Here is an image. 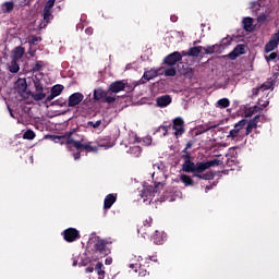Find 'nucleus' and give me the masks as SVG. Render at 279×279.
<instances>
[{
    "mask_svg": "<svg viewBox=\"0 0 279 279\" xmlns=\"http://www.w3.org/2000/svg\"><path fill=\"white\" fill-rule=\"evenodd\" d=\"M75 131L72 132H66L64 135H52L51 138L54 143H60V141H64V138H66L65 141V145H68V149L71 150V146L69 145H73V147L77 150V151H97V147H93V142H87V143H83L84 140L82 141H75L73 138H71V136H73V133Z\"/></svg>",
    "mask_w": 279,
    "mask_h": 279,
    "instance_id": "1",
    "label": "nucleus"
},
{
    "mask_svg": "<svg viewBox=\"0 0 279 279\" xmlns=\"http://www.w3.org/2000/svg\"><path fill=\"white\" fill-rule=\"evenodd\" d=\"M110 245H112V241L109 239L96 238L94 241V252L100 256H108L112 252Z\"/></svg>",
    "mask_w": 279,
    "mask_h": 279,
    "instance_id": "2",
    "label": "nucleus"
},
{
    "mask_svg": "<svg viewBox=\"0 0 279 279\" xmlns=\"http://www.w3.org/2000/svg\"><path fill=\"white\" fill-rule=\"evenodd\" d=\"M247 125V120L242 119L238 123L234 124V128L229 132L227 138L231 141H239V138H245L247 134H245V126Z\"/></svg>",
    "mask_w": 279,
    "mask_h": 279,
    "instance_id": "3",
    "label": "nucleus"
},
{
    "mask_svg": "<svg viewBox=\"0 0 279 279\" xmlns=\"http://www.w3.org/2000/svg\"><path fill=\"white\" fill-rule=\"evenodd\" d=\"M208 169L209 168L207 161L196 162L193 178H198L199 180H215V173H213V171L204 173V171Z\"/></svg>",
    "mask_w": 279,
    "mask_h": 279,
    "instance_id": "4",
    "label": "nucleus"
},
{
    "mask_svg": "<svg viewBox=\"0 0 279 279\" xmlns=\"http://www.w3.org/2000/svg\"><path fill=\"white\" fill-rule=\"evenodd\" d=\"M35 92H29L28 95L34 99V101H43L47 97V94L45 93V86L43 85V82H40V78L35 77L33 80Z\"/></svg>",
    "mask_w": 279,
    "mask_h": 279,
    "instance_id": "5",
    "label": "nucleus"
},
{
    "mask_svg": "<svg viewBox=\"0 0 279 279\" xmlns=\"http://www.w3.org/2000/svg\"><path fill=\"white\" fill-rule=\"evenodd\" d=\"M109 89L106 92L101 88H97L94 90V99L95 101H99L100 104H114L117 101V97L109 95ZM109 95V96H108Z\"/></svg>",
    "mask_w": 279,
    "mask_h": 279,
    "instance_id": "6",
    "label": "nucleus"
},
{
    "mask_svg": "<svg viewBox=\"0 0 279 279\" xmlns=\"http://www.w3.org/2000/svg\"><path fill=\"white\" fill-rule=\"evenodd\" d=\"M62 236L66 243H75L78 239H82L80 231L75 228H68L62 233Z\"/></svg>",
    "mask_w": 279,
    "mask_h": 279,
    "instance_id": "7",
    "label": "nucleus"
},
{
    "mask_svg": "<svg viewBox=\"0 0 279 279\" xmlns=\"http://www.w3.org/2000/svg\"><path fill=\"white\" fill-rule=\"evenodd\" d=\"M276 84V81L274 78H268L264 84H262L259 87H255L252 89V99L254 97H258V93L264 90H274V86Z\"/></svg>",
    "mask_w": 279,
    "mask_h": 279,
    "instance_id": "8",
    "label": "nucleus"
},
{
    "mask_svg": "<svg viewBox=\"0 0 279 279\" xmlns=\"http://www.w3.org/2000/svg\"><path fill=\"white\" fill-rule=\"evenodd\" d=\"M178 62H182V53L180 51L171 52L163 58V64L167 66H175Z\"/></svg>",
    "mask_w": 279,
    "mask_h": 279,
    "instance_id": "9",
    "label": "nucleus"
},
{
    "mask_svg": "<svg viewBox=\"0 0 279 279\" xmlns=\"http://www.w3.org/2000/svg\"><path fill=\"white\" fill-rule=\"evenodd\" d=\"M172 130H174V136H182L186 129H184V119L178 117L172 121Z\"/></svg>",
    "mask_w": 279,
    "mask_h": 279,
    "instance_id": "10",
    "label": "nucleus"
},
{
    "mask_svg": "<svg viewBox=\"0 0 279 279\" xmlns=\"http://www.w3.org/2000/svg\"><path fill=\"white\" fill-rule=\"evenodd\" d=\"M162 189H165V183L161 182H155L154 183V189L150 187H146L142 191V197H151L153 193H160V191H162Z\"/></svg>",
    "mask_w": 279,
    "mask_h": 279,
    "instance_id": "11",
    "label": "nucleus"
},
{
    "mask_svg": "<svg viewBox=\"0 0 279 279\" xmlns=\"http://www.w3.org/2000/svg\"><path fill=\"white\" fill-rule=\"evenodd\" d=\"M82 101H84V94L76 92L69 96L68 108H75V106H80Z\"/></svg>",
    "mask_w": 279,
    "mask_h": 279,
    "instance_id": "12",
    "label": "nucleus"
},
{
    "mask_svg": "<svg viewBox=\"0 0 279 279\" xmlns=\"http://www.w3.org/2000/svg\"><path fill=\"white\" fill-rule=\"evenodd\" d=\"M279 45V31L275 33L270 40L265 45V53H271Z\"/></svg>",
    "mask_w": 279,
    "mask_h": 279,
    "instance_id": "13",
    "label": "nucleus"
},
{
    "mask_svg": "<svg viewBox=\"0 0 279 279\" xmlns=\"http://www.w3.org/2000/svg\"><path fill=\"white\" fill-rule=\"evenodd\" d=\"M53 21V13L51 11H44L43 20L38 22L39 29H46L47 25Z\"/></svg>",
    "mask_w": 279,
    "mask_h": 279,
    "instance_id": "14",
    "label": "nucleus"
},
{
    "mask_svg": "<svg viewBox=\"0 0 279 279\" xmlns=\"http://www.w3.org/2000/svg\"><path fill=\"white\" fill-rule=\"evenodd\" d=\"M160 70L156 69H150L144 72L142 78H141V84H147V82H150V80H156L158 77V73Z\"/></svg>",
    "mask_w": 279,
    "mask_h": 279,
    "instance_id": "15",
    "label": "nucleus"
},
{
    "mask_svg": "<svg viewBox=\"0 0 279 279\" xmlns=\"http://www.w3.org/2000/svg\"><path fill=\"white\" fill-rule=\"evenodd\" d=\"M245 45L239 44L235 46V48L228 54L229 60H236V58H240V56H244L245 53Z\"/></svg>",
    "mask_w": 279,
    "mask_h": 279,
    "instance_id": "16",
    "label": "nucleus"
},
{
    "mask_svg": "<svg viewBox=\"0 0 279 279\" xmlns=\"http://www.w3.org/2000/svg\"><path fill=\"white\" fill-rule=\"evenodd\" d=\"M117 197L118 195L114 193L108 194L104 201V210H110V208H112V206L117 202Z\"/></svg>",
    "mask_w": 279,
    "mask_h": 279,
    "instance_id": "17",
    "label": "nucleus"
},
{
    "mask_svg": "<svg viewBox=\"0 0 279 279\" xmlns=\"http://www.w3.org/2000/svg\"><path fill=\"white\" fill-rule=\"evenodd\" d=\"M109 93H121L125 90V83L123 81H116L109 85Z\"/></svg>",
    "mask_w": 279,
    "mask_h": 279,
    "instance_id": "18",
    "label": "nucleus"
},
{
    "mask_svg": "<svg viewBox=\"0 0 279 279\" xmlns=\"http://www.w3.org/2000/svg\"><path fill=\"white\" fill-rule=\"evenodd\" d=\"M172 99L169 95H163L157 98V106L159 108H167L171 104Z\"/></svg>",
    "mask_w": 279,
    "mask_h": 279,
    "instance_id": "19",
    "label": "nucleus"
},
{
    "mask_svg": "<svg viewBox=\"0 0 279 279\" xmlns=\"http://www.w3.org/2000/svg\"><path fill=\"white\" fill-rule=\"evenodd\" d=\"M195 167L196 163L193 162L191 159L185 160L182 165V171H184V173H195Z\"/></svg>",
    "mask_w": 279,
    "mask_h": 279,
    "instance_id": "20",
    "label": "nucleus"
},
{
    "mask_svg": "<svg viewBox=\"0 0 279 279\" xmlns=\"http://www.w3.org/2000/svg\"><path fill=\"white\" fill-rule=\"evenodd\" d=\"M153 222H154V219L151 217H147L143 221V226L137 229L138 234H147V232H145V230H146V228H151Z\"/></svg>",
    "mask_w": 279,
    "mask_h": 279,
    "instance_id": "21",
    "label": "nucleus"
},
{
    "mask_svg": "<svg viewBox=\"0 0 279 279\" xmlns=\"http://www.w3.org/2000/svg\"><path fill=\"white\" fill-rule=\"evenodd\" d=\"M242 23H243V28L245 29V32H254V19L244 17Z\"/></svg>",
    "mask_w": 279,
    "mask_h": 279,
    "instance_id": "22",
    "label": "nucleus"
},
{
    "mask_svg": "<svg viewBox=\"0 0 279 279\" xmlns=\"http://www.w3.org/2000/svg\"><path fill=\"white\" fill-rule=\"evenodd\" d=\"M14 10V1H7L1 4L2 14H10Z\"/></svg>",
    "mask_w": 279,
    "mask_h": 279,
    "instance_id": "23",
    "label": "nucleus"
},
{
    "mask_svg": "<svg viewBox=\"0 0 279 279\" xmlns=\"http://www.w3.org/2000/svg\"><path fill=\"white\" fill-rule=\"evenodd\" d=\"M17 88V93H25L27 90V80L26 78H19L15 83Z\"/></svg>",
    "mask_w": 279,
    "mask_h": 279,
    "instance_id": "24",
    "label": "nucleus"
},
{
    "mask_svg": "<svg viewBox=\"0 0 279 279\" xmlns=\"http://www.w3.org/2000/svg\"><path fill=\"white\" fill-rule=\"evenodd\" d=\"M95 271L98 275V279H105L106 278V270H105L104 264L101 262H98L96 264Z\"/></svg>",
    "mask_w": 279,
    "mask_h": 279,
    "instance_id": "25",
    "label": "nucleus"
},
{
    "mask_svg": "<svg viewBox=\"0 0 279 279\" xmlns=\"http://www.w3.org/2000/svg\"><path fill=\"white\" fill-rule=\"evenodd\" d=\"M153 242L155 243V245H162V243H165V236L162 232L155 231V233L153 234Z\"/></svg>",
    "mask_w": 279,
    "mask_h": 279,
    "instance_id": "26",
    "label": "nucleus"
},
{
    "mask_svg": "<svg viewBox=\"0 0 279 279\" xmlns=\"http://www.w3.org/2000/svg\"><path fill=\"white\" fill-rule=\"evenodd\" d=\"M25 54V48L17 46L13 50V60L19 61Z\"/></svg>",
    "mask_w": 279,
    "mask_h": 279,
    "instance_id": "27",
    "label": "nucleus"
},
{
    "mask_svg": "<svg viewBox=\"0 0 279 279\" xmlns=\"http://www.w3.org/2000/svg\"><path fill=\"white\" fill-rule=\"evenodd\" d=\"M203 49H204V47H202V46H194V47H191V48L189 49V51H190V58H197V57L202 53Z\"/></svg>",
    "mask_w": 279,
    "mask_h": 279,
    "instance_id": "28",
    "label": "nucleus"
},
{
    "mask_svg": "<svg viewBox=\"0 0 279 279\" xmlns=\"http://www.w3.org/2000/svg\"><path fill=\"white\" fill-rule=\"evenodd\" d=\"M180 180H181V182H183L184 186H194L195 185V181H193V178H191V175L181 174Z\"/></svg>",
    "mask_w": 279,
    "mask_h": 279,
    "instance_id": "29",
    "label": "nucleus"
},
{
    "mask_svg": "<svg viewBox=\"0 0 279 279\" xmlns=\"http://www.w3.org/2000/svg\"><path fill=\"white\" fill-rule=\"evenodd\" d=\"M130 268H131V269H134L135 271H138V270H136V269H140V276H142V277H145V276H147V274H149V271H147V270L143 267V265L131 264V265H130Z\"/></svg>",
    "mask_w": 279,
    "mask_h": 279,
    "instance_id": "30",
    "label": "nucleus"
},
{
    "mask_svg": "<svg viewBox=\"0 0 279 279\" xmlns=\"http://www.w3.org/2000/svg\"><path fill=\"white\" fill-rule=\"evenodd\" d=\"M62 90H64V85L57 84L51 87L50 93L56 97H60V95H62Z\"/></svg>",
    "mask_w": 279,
    "mask_h": 279,
    "instance_id": "31",
    "label": "nucleus"
},
{
    "mask_svg": "<svg viewBox=\"0 0 279 279\" xmlns=\"http://www.w3.org/2000/svg\"><path fill=\"white\" fill-rule=\"evenodd\" d=\"M246 129H245V134L247 136H250V134H252L253 130H256V128H258V124L256 122H254L253 120H250L248 122H246Z\"/></svg>",
    "mask_w": 279,
    "mask_h": 279,
    "instance_id": "32",
    "label": "nucleus"
},
{
    "mask_svg": "<svg viewBox=\"0 0 279 279\" xmlns=\"http://www.w3.org/2000/svg\"><path fill=\"white\" fill-rule=\"evenodd\" d=\"M230 107V99L222 98L216 102V108L226 109Z\"/></svg>",
    "mask_w": 279,
    "mask_h": 279,
    "instance_id": "33",
    "label": "nucleus"
},
{
    "mask_svg": "<svg viewBox=\"0 0 279 279\" xmlns=\"http://www.w3.org/2000/svg\"><path fill=\"white\" fill-rule=\"evenodd\" d=\"M10 73H19L21 71V66L19 65V62L16 60H12L9 65Z\"/></svg>",
    "mask_w": 279,
    "mask_h": 279,
    "instance_id": "34",
    "label": "nucleus"
},
{
    "mask_svg": "<svg viewBox=\"0 0 279 279\" xmlns=\"http://www.w3.org/2000/svg\"><path fill=\"white\" fill-rule=\"evenodd\" d=\"M24 141H34L36 138V133L32 131V129H28L26 132L23 134Z\"/></svg>",
    "mask_w": 279,
    "mask_h": 279,
    "instance_id": "35",
    "label": "nucleus"
},
{
    "mask_svg": "<svg viewBox=\"0 0 279 279\" xmlns=\"http://www.w3.org/2000/svg\"><path fill=\"white\" fill-rule=\"evenodd\" d=\"M258 110H260V107L258 106L250 107L245 109V117H254Z\"/></svg>",
    "mask_w": 279,
    "mask_h": 279,
    "instance_id": "36",
    "label": "nucleus"
},
{
    "mask_svg": "<svg viewBox=\"0 0 279 279\" xmlns=\"http://www.w3.org/2000/svg\"><path fill=\"white\" fill-rule=\"evenodd\" d=\"M44 66H45L44 61H37L35 63V65L33 66L32 71H33V73H40V71H43Z\"/></svg>",
    "mask_w": 279,
    "mask_h": 279,
    "instance_id": "37",
    "label": "nucleus"
},
{
    "mask_svg": "<svg viewBox=\"0 0 279 279\" xmlns=\"http://www.w3.org/2000/svg\"><path fill=\"white\" fill-rule=\"evenodd\" d=\"M217 47H219V45H213V46L203 47V51H205L204 53L206 56H210V54L215 53V49Z\"/></svg>",
    "mask_w": 279,
    "mask_h": 279,
    "instance_id": "38",
    "label": "nucleus"
},
{
    "mask_svg": "<svg viewBox=\"0 0 279 279\" xmlns=\"http://www.w3.org/2000/svg\"><path fill=\"white\" fill-rule=\"evenodd\" d=\"M178 71L175 70V68H169L163 71L166 77H175Z\"/></svg>",
    "mask_w": 279,
    "mask_h": 279,
    "instance_id": "39",
    "label": "nucleus"
},
{
    "mask_svg": "<svg viewBox=\"0 0 279 279\" xmlns=\"http://www.w3.org/2000/svg\"><path fill=\"white\" fill-rule=\"evenodd\" d=\"M53 5H56V0H48L44 7V12H51Z\"/></svg>",
    "mask_w": 279,
    "mask_h": 279,
    "instance_id": "40",
    "label": "nucleus"
},
{
    "mask_svg": "<svg viewBox=\"0 0 279 279\" xmlns=\"http://www.w3.org/2000/svg\"><path fill=\"white\" fill-rule=\"evenodd\" d=\"M207 162V167L210 169V167H219L221 165H223V161L219 160V159H213Z\"/></svg>",
    "mask_w": 279,
    "mask_h": 279,
    "instance_id": "41",
    "label": "nucleus"
},
{
    "mask_svg": "<svg viewBox=\"0 0 279 279\" xmlns=\"http://www.w3.org/2000/svg\"><path fill=\"white\" fill-rule=\"evenodd\" d=\"M131 154H134V156L138 157L141 154H143V148L141 146H133L130 148Z\"/></svg>",
    "mask_w": 279,
    "mask_h": 279,
    "instance_id": "42",
    "label": "nucleus"
},
{
    "mask_svg": "<svg viewBox=\"0 0 279 279\" xmlns=\"http://www.w3.org/2000/svg\"><path fill=\"white\" fill-rule=\"evenodd\" d=\"M267 21H269V14L262 13L257 17V23H260V25H263V23H267Z\"/></svg>",
    "mask_w": 279,
    "mask_h": 279,
    "instance_id": "43",
    "label": "nucleus"
},
{
    "mask_svg": "<svg viewBox=\"0 0 279 279\" xmlns=\"http://www.w3.org/2000/svg\"><path fill=\"white\" fill-rule=\"evenodd\" d=\"M169 128H171V125H161L158 128L157 132L162 131V136H167L169 132Z\"/></svg>",
    "mask_w": 279,
    "mask_h": 279,
    "instance_id": "44",
    "label": "nucleus"
},
{
    "mask_svg": "<svg viewBox=\"0 0 279 279\" xmlns=\"http://www.w3.org/2000/svg\"><path fill=\"white\" fill-rule=\"evenodd\" d=\"M182 160H191V153H189V150H186V148H184L182 150V156H181Z\"/></svg>",
    "mask_w": 279,
    "mask_h": 279,
    "instance_id": "45",
    "label": "nucleus"
},
{
    "mask_svg": "<svg viewBox=\"0 0 279 279\" xmlns=\"http://www.w3.org/2000/svg\"><path fill=\"white\" fill-rule=\"evenodd\" d=\"M87 125H89L90 128H94V130H97V128H99L101 125V120H98L96 122L88 121Z\"/></svg>",
    "mask_w": 279,
    "mask_h": 279,
    "instance_id": "46",
    "label": "nucleus"
},
{
    "mask_svg": "<svg viewBox=\"0 0 279 279\" xmlns=\"http://www.w3.org/2000/svg\"><path fill=\"white\" fill-rule=\"evenodd\" d=\"M276 58H278V52H271L266 60L269 62L271 60H276Z\"/></svg>",
    "mask_w": 279,
    "mask_h": 279,
    "instance_id": "47",
    "label": "nucleus"
},
{
    "mask_svg": "<svg viewBox=\"0 0 279 279\" xmlns=\"http://www.w3.org/2000/svg\"><path fill=\"white\" fill-rule=\"evenodd\" d=\"M45 99L46 101H53V99H56V96L50 92V95H48Z\"/></svg>",
    "mask_w": 279,
    "mask_h": 279,
    "instance_id": "48",
    "label": "nucleus"
},
{
    "mask_svg": "<svg viewBox=\"0 0 279 279\" xmlns=\"http://www.w3.org/2000/svg\"><path fill=\"white\" fill-rule=\"evenodd\" d=\"M251 121H254L257 125L260 122V114L255 116Z\"/></svg>",
    "mask_w": 279,
    "mask_h": 279,
    "instance_id": "49",
    "label": "nucleus"
},
{
    "mask_svg": "<svg viewBox=\"0 0 279 279\" xmlns=\"http://www.w3.org/2000/svg\"><path fill=\"white\" fill-rule=\"evenodd\" d=\"M56 104H57V106H65L66 100L58 99V100H56Z\"/></svg>",
    "mask_w": 279,
    "mask_h": 279,
    "instance_id": "50",
    "label": "nucleus"
},
{
    "mask_svg": "<svg viewBox=\"0 0 279 279\" xmlns=\"http://www.w3.org/2000/svg\"><path fill=\"white\" fill-rule=\"evenodd\" d=\"M73 158H74V160H80V158H82V153H80V151L74 153Z\"/></svg>",
    "mask_w": 279,
    "mask_h": 279,
    "instance_id": "51",
    "label": "nucleus"
},
{
    "mask_svg": "<svg viewBox=\"0 0 279 279\" xmlns=\"http://www.w3.org/2000/svg\"><path fill=\"white\" fill-rule=\"evenodd\" d=\"M93 271H95V267H93V266H88V267L85 269V272H86V274H93Z\"/></svg>",
    "mask_w": 279,
    "mask_h": 279,
    "instance_id": "52",
    "label": "nucleus"
},
{
    "mask_svg": "<svg viewBox=\"0 0 279 279\" xmlns=\"http://www.w3.org/2000/svg\"><path fill=\"white\" fill-rule=\"evenodd\" d=\"M214 186H217V184L214 183L213 185H207V186L205 187V192L208 193V191H213V187H214Z\"/></svg>",
    "mask_w": 279,
    "mask_h": 279,
    "instance_id": "53",
    "label": "nucleus"
},
{
    "mask_svg": "<svg viewBox=\"0 0 279 279\" xmlns=\"http://www.w3.org/2000/svg\"><path fill=\"white\" fill-rule=\"evenodd\" d=\"M181 53V56H184V57H190L191 58V54H190V50H183V51H181L180 52Z\"/></svg>",
    "mask_w": 279,
    "mask_h": 279,
    "instance_id": "54",
    "label": "nucleus"
},
{
    "mask_svg": "<svg viewBox=\"0 0 279 279\" xmlns=\"http://www.w3.org/2000/svg\"><path fill=\"white\" fill-rule=\"evenodd\" d=\"M105 265H112V258L111 257H107L105 259Z\"/></svg>",
    "mask_w": 279,
    "mask_h": 279,
    "instance_id": "55",
    "label": "nucleus"
},
{
    "mask_svg": "<svg viewBox=\"0 0 279 279\" xmlns=\"http://www.w3.org/2000/svg\"><path fill=\"white\" fill-rule=\"evenodd\" d=\"M191 147H193V142L192 141L186 143L185 149L189 150V149H191Z\"/></svg>",
    "mask_w": 279,
    "mask_h": 279,
    "instance_id": "56",
    "label": "nucleus"
},
{
    "mask_svg": "<svg viewBox=\"0 0 279 279\" xmlns=\"http://www.w3.org/2000/svg\"><path fill=\"white\" fill-rule=\"evenodd\" d=\"M170 21H172V23L178 22V16L175 15L170 16Z\"/></svg>",
    "mask_w": 279,
    "mask_h": 279,
    "instance_id": "57",
    "label": "nucleus"
},
{
    "mask_svg": "<svg viewBox=\"0 0 279 279\" xmlns=\"http://www.w3.org/2000/svg\"><path fill=\"white\" fill-rule=\"evenodd\" d=\"M149 260H153V263H158V258H156V256H149Z\"/></svg>",
    "mask_w": 279,
    "mask_h": 279,
    "instance_id": "58",
    "label": "nucleus"
},
{
    "mask_svg": "<svg viewBox=\"0 0 279 279\" xmlns=\"http://www.w3.org/2000/svg\"><path fill=\"white\" fill-rule=\"evenodd\" d=\"M86 34H88V36H90V34H93V28H86Z\"/></svg>",
    "mask_w": 279,
    "mask_h": 279,
    "instance_id": "59",
    "label": "nucleus"
},
{
    "mask_svg": "<svg viewBox=\"0 0 279 279\" xmlns=\"http://www.w3.org/2000/svg\"><path fill=\"white\" fill-rule=\"evenodd\" d=\"M57 143H60L61 145H66V142H64V141H62V140H60V141L57 142Z\"/></svg>",
    "mask_w": 279,
    "mask_h": 279,
    "instance_id": "60",
    "label": "nucleus"
},
{
    "mask_svg": "<svg viewBox=\"0 0 279 279\" xmlns=\"http://www.w3.org/2000/svg\"><path fill=\"white\" fill-rule=\"evenodd\" d=\"M278 66V72L276 73V77H278V75H279V65H277Z\"/></svg>",
    "mask_w": 279,
    "mask_h": 279,
    "instance_id": "61",
    "label": "nucleus"
},
{
    "mask_svg": "<svg viewBox=\"0 0 279 279\" xmlns=\"http://www.w3.org/2000/svg\"><path fill=\"white\" fill-rule=\"evenodd\" d=\"M10 114L14 119V113H12V110H10Z\"/></svg>",
    "mask_w": 279,
    "mask_h": 279,
    "instance_id": "62",
    "label": "nucleus"
},
{
    "mask_svg": "<svg viewBox=\"0 0 279 279\" xmlns=\"http://www.w3.org/2000/svg\"><path fill=\"white\" fill-rule=\"evenodd\" d=\"M38 39L35 37V38H33V43H36Z\"/></svg>",
    "mask_w": 279,
    "mask_h": 279,
    "instance_id": "63",
    "label": "nucleus"
}]
</instances>
